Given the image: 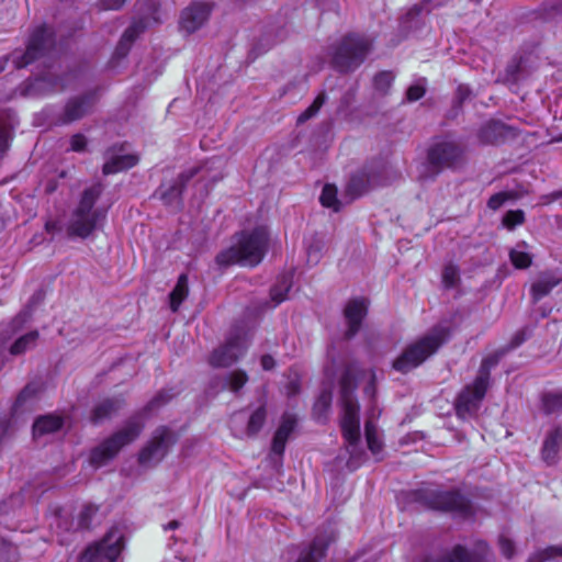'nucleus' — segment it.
I'll return each mask as SVG.
<instances>
[{
    "label": "nucleus",
    "mask_w": 562,
    "mask_h": 562,
    "mask_svg": "<svg viewBox=\"0 0 562 562\" xmlns=\"http://www.w3.org/2000/svg\"><path fill=\"white\" fill-rule=\"evenodd\" d=\"M101 193L102 186L100 183L93 184L83 191L67 223L66 231L69 237L85 239L102 226L105 220V211L94 206Z\"/></svg>",
    "instance_id": "f257e3e1"
},
{
    "label": "nucleus",
    "mask_w": 562,
    "mask_h": 562,
    "mask_svg": "<svg viewBox=\"0 0 562 562\" xmlns=\"http://www.w3.org/2000/svg\"><path fill=\"white\" fill-rule=\"evenodd\" d=\"M356 387L357 383L353 369L349 368L340 381V396L342 405L340 426L347 448L350 452V461L348 464L351 468L358 467V464H353L352 459L356 456V446L360 439L359 405L353 396Z\"/></svg>",
    "instance_id": "f03ea898"
},
{
    "label": "nucleus",
    "mask_w": 562,
    "mask_h": 562,
    "mask_svg": "<svg viewBox=\"0 0 562 562\" xmlns=\"http://www.w3.org/2000/svg\"><path fill=\"white\" fill-rule=\"evenodd\" d=\"M268 245V232L257 227L252 232L243 233L237 243L216 256L220 266L238 263L255 267L261 262Z\"/></svg>",
    "instance_id": "7ed1b4c3"
},
{
    "label": "nucleus",
    "mask_w": 562,
    "mask_h": 562,
    "mask_svg": "<svg viewBox=\"0 0 562 562\" xmlns=\"http://www.w3.org/2000/svg\"><path fill=\"white\" fill-rule=\"evenodd\" d=\"M372 49V41L361 34L349 33L331 48V63L340 72H351L366 60Z\"/></svg>",
    "instance_id": "20e7f679"
},
{
    "label": "nucleus",
    "mask_w": 562,
    "mask_h": 562,
    "mask_svg": "<svg viewBox=\"0 0 562 562\" xmlns=\"http://www.w3.org/2000/svg\"><path fill=\"white\" fill-rule=\"evenodd\" d=\"M446 336L447 331L443 327L431 329L427 335L408 345L394 360L393 368L398 372L406 373L418 367L438 350Z\"/></svg>",
    "instance_id": "39448f33"
},
{
    "label": "nucleus",
    "mask_w": 562,
    "mask_h": 562,
    "mask_svg": "<svg viewBox=\"0 0 562 562\" xmlns=\"http://www.w3.org/2000/svg\"><path fill=\"white\" fill-rule=\"evenodd\" d=\"M143 428L144 423L140 417L131 418L122 429L91 451V464L95 468L105 464L109 460L113 459L124 446L134 441L140 435Z\"/></svg>",
    "instance_id": "423d86ee"
},
{
    "label": "nucleus",
    "mask_w": 562,
    "mask_h": 562,
    "mask_svg": "<svg viewBox=\"0 0 562 562\" xmlns=\"http://www.w3.org/2000/svg\"><path fill=\"white\" fill-rule=\"evenodd\" d=\"M124 548V537L119 528L111 529L104 538L89 546L79 562H114Z\"/></svg>",
    "instance_id": "0eeeda50"
},
{
    "label": "nucleus",
    "mask_w": 562,
    "mask_h": 562,
    "mask_svg": "<svg viewBox=\"0 0 562 562\" xmlns=\"http://www.w3.org/2000/svg\"><path fill=\"white\" fill-rule=\"evenodd\" d=\"M176 441L171 430L159 427L155 430L150 441L140 450L138 462L144 467H150L160 462Z\"/></svg>",
    "instance_id": "6e6552de"
},
{
    "label": "nucleus",
    "mask_w": 562,
    "mask_h": 562,
    "mask_svg": "<svg viewBox=\"0 0 562 562\" xmlns=\"http://www.w3.org/2000/svg\"><path fill=\"white\" fill-rule=\"evenodd\" d=\"M488 384L475 379L472 384L467 385L458 395L454 407L458 417L467 419L473 417L485 396Z\"/></svg>",
    "instance_id": "1a4fd4ad"
},
{
    "label": "nucleus",
    "mask_w": 562,
    "mask_h": 562,
    "mask_svg": "<svg viewBox=\"0 0 562 562\" xmlns=\"http://www.w3.org/2000/svg\"><path fill=\"white\" fill-rule=\"evenodd\" d=\"M426 502L429 507L442 512H451L461 516L470 513L469 501L456 491L426 492Z\"/></svg>",
    "instance_id": "9d476101"
},
{
    "label": "nucleus",
    "mask_w": 562,
    "mask_h": 562,
    "mask_svg": "<svg viewBox=\"0 0 562 562\" xmlns=\"http://www.w3.org/2000/svg\"><path fill=\"white\" fill-rule=\"evenodd\" d=\"M463 150L458 143L442 139L431 146L428 151L429 164L438 171L442 168L453 167L462 158Z\"/></svg>",
    "instance_id": "9b49d317"
},
{
    "label": "nucleus",
    "mask_w": 562,
    "mask_h": 562,
    "mask_svg": "<svg viewBox=\"0 0 562 562\" xmlns=\"http://www.w3.org/2000/svg\"><path fill=\"white\" fill-rule=\"evenodd\" d=\"M247 348L244 337L232 336L227 341L214 349L210 356V364L215 368H224L234 364L245 353Z\"/></svg>",
    "instance_id": "f8f14e48"
},
{
    "label": "nucleus",
    "mask_w": 562,
    "mask_h": 562,
    "mask_svg": "<svg viewBox=\"0 0 562 562\" xmlns=\"http://www.w3.org/2000/svg\"><path fill=\"white\" fill-rule=\"evenodd\" d=\"M213 5L210 2L194 1L181 11L179 25L182 32L192 34L209 20Z\"/></svg>",
    "instance_id": "ddd939ff"
},
{
    "label": "nucleus",
    "mask_w": 562,
    "mask_h": 562,
    "mask_svg": "<svg viewBox=\"0 0 562 562\" xmlns=\"http://www.w3.org/2000/svg\"><path fill=\"white\" fill-rule=\"evenodd\" d=\"M50 37L49 30L46 26L37 27L31 35L26 50L21 54L14 52L12 54L13 63L16 68H23L38 58Z\"/></svg>",
    "instance_id": "4468645a"
},
{
    "label": "nucleus",
    "mask_w": 562,
    "mask_h": 562,
    "mask_svg": "<svg viewBox=\"0 0 562 562\" xmlns=\"http://www.w3.org/2000/svg\"><path fill=\"white\" fill-rule=\"evenodd\" d=\"M486 551L487 546L484 542L479 543L475 552H470L458 544L440 555L427 558L424 562H483Z\"/></svg>",
    "instance_id": "2eb2a0df"
},
{
    "label": "nucleus",
    "mask_w": 562,
    "mask_h": 562,
    "mask_svg": "<svg viewBox=\"0 0 562 562\" xmlns=\"http://www.w3.org/2000/svg\"><path fill=\"white\" fill-rule=\"evenodd\" d=\"M384 182L381 180L380 175L374 170L363 169L355 173L346 186V193L353 200L369 189L376 186H382Z\"/></svg>",
    "instance_id": "dca6fc26"
},
{
    "label": "nucleus",
    "mask_w": 562,
    "mask_h": 562,
    "mask_svg": "<svg viewBox=\"0 0 562 562\" xmlns=\"http://www.w3.org/2000/svg\"><path fill=\"white\" fill-rule=\"evenodd\" d=\"M95 103V93L88 92L70 99L65 105L63 122L70 123L87 115Z\"/></svg>",
    "instance_id": "f3484780"
},
{
    "label": "nucleus",
    "mask_w": 562,
    "mask_h": 562,
    "mask_svg": "<svg viewBox=\"0 0 562 562\" xmlns=\"http://www.w3.org/2000/svg\"><path fill=\"white\" fill-rule=\"evenodd\" d=\"M345 319L347 324L346 337H353L361 325L363 317L367 314V304L363 299H353L349 301L345 307Z\"/></svg>",
    "instance_id": "a211bd4d"
},
{
    "label": "nucleus",
    "mask_w": 562,
    "mask_h": 562,
    "mask_svg": "<svg viewBox=\"0 0 562 562\" xmlns=\"http://www.w3.org/2000/svg\"><path fill=\"white\" fill-rule=\"evenodd\" d=\"M334 539L333 532L327 536H317L308 547L303 548L299 552L294 562H322L328 544Z\"/></svg>",
    "instance_id": "6ab92c4d"
},
{
    "label": "nucleus",
    "mask_w": 562,
    "mask_h": 562,
    "mask_svg": "<svg viewBox=\"0 0 562 562\" xmlns=\"http://www.w3.org/2000/svg\"><path fill=\"white\" fill-rule=\"evenodd\" d=\"M149 25V21L147 19H139L133 21L132 24L125 30L123 33L115 50L113 54L114 59L124 58L131 49L133 42L136 37L144 32V30Z\"/></svg>",
    "instance_id": "aec40b11"
},
{
    "label": "nucleus",
    "mask_w": 562,
    "mask_h": 562,
    "mask_svg": "<svg viewBox=\"0 0 562 562\" xmlns=\"http://www.w3.org/2000/svg\"><path fill=\"white\" fill-rule=\"evenodd\" d=\"M202 169L203 167L201 166L190 168L189 170L182 172L173 184H170L168 188L162 186L160 188L161 200L167 205L177 204L182 193L184 183L196 176Z\"/></svg>",
    "instance_id": "412c9836"
},
{
    "label": "nucleus",
    "mask_w": 562,
    "mask_h": 562,
    "mask_svg": "<svg viewBox=\"0 0 562 562\" xmlns=\"http://www.w3.org/2000/svg\"><path fill=\"white\" fill-rule=\"evenodd\" d=\"M138 160L139 158L135 154H115L113 150H110L103 165V173L112 175L127 170L136 166Z\"/></svg>",
    "instance_id": "4be33fe9"
},
{
    "label": "nucleus",
    "mask_w": 562,
    "mask_h": 562,
    "mask_svg": "<svg viewBox=\"0 0 562 562\" xmlns=\"http://www.w3.org/2000/svg\"><path fill=\"white\" fill-rule=\"evenodd\" d=\"M562 447V428L554 427L551 429L543 441L541 456L542 460L549 464H555L558 461L559 452Z\"/></svg>",
    "instance_id": "5701e85b"
},
{
    "label": "nucleus",
    "mask_w": 562,
    "mask_h": 562,
    "mask_svg": "<svg viewBox=\"0 0 562 562\" xmlns=\"http://www.w3.org/2000/svg\"><path fill=\"white\" fill-rule=\"evenodd\" d=\"M296 419L291 414H285L282 417L281 424L277 429L272 440V452L281 456L284 451L286 440L295 427Z\"/></svg>",
    "instance_id": "b1692460"
},
{
    "label": "nucleus",
    "mask_w": 562,
    "mask_h": 562,
    "mask_svg": "<svg viewBox=\"0 0 562 562\" xmlns=\"http://www.w3.org/2000/svg\"><path fill=\"white\" fill-rule=\"evenodd\" d=\"M124 404V401L121 397L105 398L98 403L91 415V419L93 423H100L115 413H117Z\"/></svg>",
    "instance_id": "393cba45"
},
{
    "label": "nucleus",
    "mask_w": 562,
    "mask_h": 562,
    "mask_svg": "<svg viewBox=\"0 0 562 562\" xmlns=\"http://www.w3.org/2000/svg\"><path fill=\"white\" fill-rule=\"evenodd\" d=\"M561 279L551 273L541 276L531 286V295L535 302L541 300L560 283Z\"/></svg>",
    "instance_id": "a878e982"
},
{
    "label": "nucleus",
    "mask_w": 562,
    "mask_h": 562,
    "mask_svg": "<svg viewBox=\"0 0 562 562\" xmlns=\"http://www.w3.org/2000/svg\"><path fill=\"white\" fill-rule=\"evenodd\" d=\"M63 420L58 416L46 415L37 418L33 425V434L35 437L47 435L59 430Z\"/></svg>",
    "instance_id": "bb28decb"
},
{
    "label": "nucleus",
    "mask_w": 562,
    "mask_h": 562,
    "mask_svg": "<svg viewBox=\"0 0 562 562\" xmlns=\"http://www.w3.org/2000/svg\"><path fill=\"white\" fill-rule=\"evenodd\" d=\"M188 276L182 273L179 276L176 286L169 294V303L172 312H177L179 310L181 303L188 297Z\"/></svg>",
    "instance_id": "cd10ccee"
},
{
    "label": "nucleus",
    "mask_w": 562,
    "mask_h": 562,
    "mask_svg": "<svg viewBox=\"0 0 562 562\" xmlns=\"http://www.w3.org/2000/svg\"><path fill=\"white\" fill-rule=\"evenodd\" d=\"M292 286V276L286 273L279 278L278 282L271 289L270 295L273 306H277L286 299V294Z\"/></svg>",
    "instance_id": "c85d7f7f"
},
{
    "label": "nucleus",
    "mask_w": 562,
    "mask_h": 562,
    "mask_svg": "<svg viewBox=\"0 0 562 562\" xmlns=\"http://www.w3.org/2000/svg\"><path fill=\"white\" fill-rule=\"evenodd\" d=\"M38 333L30 331L20 338H18L14 344L10 348V353L13 356H19L24 353L25 351L32 349L37 341Z\"/></svg>",
    "instance_id": "c756f323"
},
{
    "label": "nucleus",
    "mask_w": 562,
    "mask_h": 562,
    "mask_svg": "<svg viewBox=\"0 0 562 562\" xmlns=\"http://www.w3.org/2000/svg\"><path fill=\"white\" fill-rule=\"evenodd\" d=\"M525 246V244L518 245L515 249H512L509 252L510 261L517 269H526L532 262L531 255L525 251L524 249H520L524 248Z\"/></svg>",
    "instance_id": "7c9ffc66"
},
{
    "label": "nucleus",
    "mask_w": 562,
    "mask_h": 562,
    "mask_svg": "<svg viewBox=\"0 0 562 562\" xmlns=\"http://www.w3.org/2000/svg\"><path fill=\"white\" fill-rule=\"evenodd\" d=\"M319 201L323 206L339 211L340 202L337 200V189L333 184H326L323 188Z\"/></svg>",
    "instance_id": "2f4dec72"
},
{
    "label": "nucleus",
    "mask_w": 562,
    "mask_h": 562,
    "mask_svg": "<svg viewBox=\"0 0 562 562\" xmlns=\"http://www.w3.org/2000/svg\"><path fill=\"white\" fill-rule=\"evenodd\" d=\"M247 373L243 370H236L227 374L224 387L236 393L247 383Z\"/></svg>",
    "instance_id": "473e14b6"
},
{
    "label": "nucleus",
    "mask_w": 562,
    "mask_h": 562,
    "mask_svg": "<svg viewBox=\"0 0 562 562\" xmlns=\"http://www.w3.org/2000/svg\"><path fill=\"white\" fill-rule=\"evenodd\" d=\"M542 407L546 414L562 412V392L548 393L542 397Z\"/></svg>",
    "instance_id": "72a5a7b5"
},
{
    "label": "nucleus",
    "mask_w": 562,
    "mask_h": 562,
    "mask_svg": "<svg viewBox=\"0 0 562 562\" xmlns=\"http://www.w3.org/2000/svg\"><path fill=\"white\" fill-rule=\"evenodd\" d=\"M331 404V392L328 390L322 391L318 398L314 404V415L317 419L325 418L327 411Z\"/></svg>",
    "instance_id": "f704fd0d"
},
{
    "label": "nucleus",
    "mask_w": 562,
    "mask_h": 562,
    "mask_svg": "<svg viewBox=\"0 0 562 562\" xmlns=\"http://www.w3.org/2000/svg\"><path fill=\"white\" fill-rule=\"evenodd\" d=\"M562 557V546H550L543 550L535 552L527 562H544Z\"/></svg>",
    "instance_id": "c9c22d12"
},
{
    "label": "nucleus",
    "mask_w": 562,
    "mask_h": 562,
    "mask_svg": "<svg viewBox=\"0 0 562 562\" xmlns=\"http://www.w3.org/2000/svg\"><path fill=\"white\" fill-rule=\"evenodd\" d=\"M326 99H327L326 93L321 92L315 98L313 103L299 115L297 123L302 124V123L308 121L310 119H312L313 116H315L318 113V111L321 110V108L323 106V104L326 102Z\"/></svg>",
    "instance_id": "e433bc0d"
},
{
    "label": "nucleus",
    "mask_w": 562,
    "mask_h": 562,
    "mask_svg": "<svg viewBox=\"0 0 562 562\" xmlns=\"http://www.w3.org/2000/svg\"><path fill=\"white\" fill-rule=\"evenodd\" d=\"M366 438L368 448L373 454L380 453L382 450V443L378 438L376 427L372 420L366 423Z\"/></svg>",
    "instance_id": "4c0bfd02"
},
{
    "label": "nucleus",
    "mask_w": 562,
    "mask_h": 562,
    "mask_svg": "<svg viewBox=\"0 0 562 562\" xmlns=\"http://www.w3.org/2000/svg\"><path fill=\"white\" fill-rule=\"evenodd\" d=\"M266 419V409L263 407L257 408L249 417L246 434L248 436L256 435L263 426Z\"/></svg>",
    "instance_id": "58836bf2"
},
{
    "label": "nucleus",
    "mask_w": 562,
    "mask_h": 562,
    "mask_svg": "<svg viewBox=\"0 0 562 562\" xmlns=\"http://www.w3.org/2000/svg\"><path fill=\"white\" fill-rule=\"evenodd\" d=\"M499 360L498 355H492L483 359L481 367L479 369L477 376L475 379L479 380V383L484 382L486 384L490 383V373L491 369L494 368Z\"/></svg>",
    "instance_id": "ea45409f"
},
{
    "label": "nucleus",
    "mask_w": 562,
    "mask_h": 562,
    "mask_svg": "<svg viewBox=\"0 0 562 562\" xmlns=\"http://www.w3.org/2000/svg\"><path fill=\"white\" fill-rule=\"evenodd\" d=\"M393 80L394 75L391 71H381L374 77L373 85L376 91L384 94L391 88Z\"/></svg>",
    "instance_id": "a19ab883"
},
{
    "label": "nucleus",
    "mask_w": 562,
    "mask_h": 562,
    "mask_svg": "<svg viewBox=\"0 0 562 562\" xmlns=\"http://www.w3.org/2000/svg\"><path fill=\"white\" fill-rule=\"evenodd\" d=\"M99 507L92 504L85 505L79 514V527L89 528L95 517Z\"/></svg>",
    "instance_id": "79ce46f5"
},
{
    "label": "nucleus",
    "mask_w": 562,
    "mask_h": 562,
    "mask_svg": "<svg viewBox=\"0 0 562 562\" xmlns=\"http://www.w3.org/2000/svg\"><path fill=\"white\" fill-rule=\"evenodd\" d=\"M442 282L447 288L457 285L459 282V269L457 266L449 263L443 268Z\"/></svg>",
    "instance_id": "37998d69"
},
{
    "label": "nucleus",
    "mask_w": 562,
    "mask_h": 562,
    "mask_svg": "<svg viewBox=\"0 0 562 562\" xmlns=\"http://www.w3.org/2000/svg\"><path fill=\"white\" fill-rule=\"evenodd\" d=\"M525 221V214L521 210L508 211L504 218L503 224L508 229L515 228L517 225L522 224Z\"/></svg>",
    "instance_id": "c03bdc74"
},
{
    "label": "nucleus",
    "mask_w": 562,
    "mask_h": 562,
    "mask_svg": "<svg viewBox=\"0 0 562 562\" xmlns=\"http://www.w3.org/2000/svg\"><path fill=\"white\" fill-rule=\"evenodd\" d=\"M426 88L423 83L412 85L406 91V98L409 102L417 101L425 95Z\"/></svg>",
    "instance_id": "a18cd8bd"
},
{
    "label": "nucleus",
    "mask_w": 562,
    "mask_h": 562,
    "mask_svg": "<svg viewBox=\"0 0 562 562\" xmlns=\"http://www.w3.org/2000/svg\"><path fill=\"white\" fill-rule=\"evenodd\" d=\"M499 549L506 558H512L515 552L514 542L506 536L502 535L498 539Z\"/></svg>",
    "instance_id": "49530a36"
},
{
    "label": "nucleus",
    "mask_w": 562,
    "mask_h": 562,
    "mask_svg": "<svg viewBox=\"0 0 562 562\" xmlns=\"http://www.w3.org/2000/svg\"><path fill=\"white\" fill-rule=\"evenodd\" d=\"M37 392V386L33 384L26 385L16 398V405L22 406L29 398L35 396Z\"/></svg>",
    "instance_id": "de8ad7c7"
},
{
    "label": "nucleus",
    "mask_w": 562,
    "mask_h": 562,
    "mask_svg": "<svg viewBox=\"0 0 562 562\" xmlns=\"http://www.w3.org/2000/svg\"><path fill=\"white\" fill-rule=\"evenodd\" d=\"M506 199V193H496L488 199L487 206L492 210H497L504 204Z\"/></svg>",
    "instance_id": "09e8293b"
},
{
    "label": "nucleus",
    "mask_w": 562,
    "mask_h": 562,
    "mask_svg": "<svg viewBox=\"0 0 562 562\" xmlns=\"http://www.w3.org/2000/svg\"><path fill=\"white\" fill-rule=\"evenodd\" d=\"M126 0H100L99 5L103 10H119Z\"/></svg>",
    "instance_id": "8fccbe9b"
},
{
    "label": "nucleus",
    "mask_w": 562,
    "mask_h": 562,
    "mask_svg": "<svg viewBox=\"0 0 562 562\" xmlns=\"http://www.w3.org/2000/svg\"><path fill=\"white\" fill-rule=\"evenodd\" d=\"M86 144H87V142H86L85 136H82L80 134L74 135L71 138V142H70L71 149L74 151H82L86 147Z\"/></svg>",
    "instance_id": "3c124183"
},
{
    "label": "nucleus",
    "mask_w": 562,
    "mask_h": 562,
    "mask_svg": "<svg viewBox=\"0 0 562 562\" xmlns=\"http://www.w3.org/2000/svg\"><path fill=\"white\" fill-rule=\"evenodd\" d=\"M170 397V395H167L165 392H161L149 402L147 408L153 409L155 407H158L159 405L167 403Z\"/></svg>",
    "instance_id": "603ef678"
},
{
    "label": "nucleus",
    "mask_w": 562,
    "mask_h": 562,
    "mask_svg": "<svg viewBox=\"0 0 562 562\" xmlns=\"http://www.w3.org/2000/svg\"><path fill=\"white\" fill-rule=\"evenodd\" d=\"M274 359L269 356V355H265L262 356L261 358V366L263 368V370H271L273 367H274Z\"/></svg>",
    "instance_id": "864d4df0"
},
{
    "label": "nucleus",
    "mask_w": 562,
    "mask_h": 562,
    "mask_svg": "<svg viewBox=\"0 0 562 562\" xmlns=\"http://www.w3.org/2000/svg\"><path fill=\"white\" fill-rule=\"evenodd\" d=\"M45 231L49 234H54L60 231V225L56 221H47L45 223Z\"/></svg>",
    "instance_id": "5fc2aeb1"
},
{
    "label": "nucleus",
    "mask_w": 562,
    "mask_h": 562,
    "mask_svg": "<svg viewBox=\"0 0 562 562\" xmlns=\"http://www.w3.org/2000/svg\"><path fill=\"white\" fill-rule=\"evenodd\" d=\"M498 125L497 124H490L487 125L486 127H484L482 131H481V138L483 142H491V138L486 135L487 131L488 130H493V131H497L498 130Z\"/></svg>",
    "instance_id": "6e6d98bb"
},
{
    "label": "nucleus",
    "mask_w": 562,
    "mask_h": 562,
    "mask_svg": "<svg viewBox=\"0 0 562 562\" xmlns=\"http://www.w3.org/2000/svg\"><path fill=\"white\" fill-rule=\"evenodd\" d=\"M26 317H27L26 313H22V314H20V315H19V316H18V317L12 322V326H14V327H20V326H22V325L25 323Z\"/></svg>",
    "instance_id": "4d7b16f0"
},
{
    "label": "nucleus",
    "mask_w": 562,
    "mask_h": 562,
    "mask_svg": "<svg viewBox=\"0 0 562 562\" xmlns=\"http://www.w3.org/2000/svg\"><path fill=\"white\" fill-rule=\"evenodd\" d=\"M468 94H469V89H468L467 87H464V86H460V87L458 88V97H459L461 100L465 99V98L468 97Z\"/></svg>",
    "instance_id": "13d9d810"
},
{
    "label": "nucleus",
    "mask_w": 562,
    "mask_h": 562,
    "mask_svg": "<svg viewBox=\"0 0 562 562\" xmlns=\"http://www.w3.org/2000/svg\"><path fill=\"white\" fill-rule=\"evenodd\" d=\"M307 256H308V261H313V262L318 261V256H317L316 251L313 252L312 249H308Z\"/></svg>",
    "instance_id": "bf43d9fd"
},
{
    "label": "nucleus",
    "mask_w": 562,
    "mask_h": 562,
    "mask_svg": "<svg viewBox=\"0 0 562 562\" xmlns=\"http://www.w3.org/2000/svg\"><path fill=\"white\" fill-rule=\"evenodd\" d=\"M179 527V521L177 520H172L170 521L166 527L165 529H177Z\"/></svg>",
    "instance_id": "052dcab7"
},
{
    "label": "nucleus",
    "mask_w": 562,
    "mask_h": 562,
    "mask_svg": "<svg viewBox=\"0 0 562 562\" xmlns=\"http://www.w3.org/2000/svg\"><path fill=\"white\" fill-rule=\"evenodd\" d=\"M7 63H8V57L0 58V72L4 70Z\"/></svg>",
    "instance_id": "680f3d73"
},
{
    "label": "nucleus",
    "mask_w": 562,
    "mask_h": 562,
    "mask_svg": "<svg viewBox=\"0 0 562 562\" xmlns=\"http://www.w3.org/2000/svg\"><path fill=\"white\" fill-rule=\"evenodd\" d=\"M524 340H525V338L522 336H520V334H518L515 337V346H519Z\"/></svg>",
    "instance_id": "e2e57ef3"
},
{
    "label": "nucleus",
    "mask_w": 562,
    "mask_h": 562,
    "mask_svg": "<svg viewBox=\"0 0 562 562\" xmlns=\"http://www.w3.org/2000/svg\"><path fill=\"white\" fill-rule=\"evenodd\" d=\"M290 387H291V390H290V393H291V394L296 393L297 387H296V385H295L294 383H291V384H290Z\"/></svg>",
    "instance_id": "0e129e2a"
},
{
    "label": "nucleus",
    "mask_w": 562,
    "mask_h": 562,
    "mask_svg": "<svg viewBox=\"0 0 562 562\" xmlns=\"http://www.w3.org/2000/svg\"><path fill=\"white\" fill-rule=\"evenodd\" d=\"M372 387H373L372 385L368 386L366 392H370Z\"/></svg>",
    "instance_id": "69168bd1"
}]
</instances>
